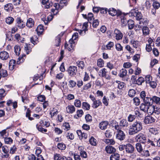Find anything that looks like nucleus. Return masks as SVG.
I'll return each mask as SVG.
<instances>
[{
	"mask_svg": "<svg viewBox=\"0 0 160 160\" xmlns=\"http://www.w3.org/2000/svg\"><path fill=\"white\" fill-rule=\"evenodd\" d=\"M142 128V123L140 121H136L130 126L128 133L129 135L135 134L140 132Z\"/></svg>",
	"mask_w": 160,
	"mask_h": 160,
	"instance_id": "nucleus-1",
	"label": "nucleus"
},
{
	"mask_svg": "<svg viewBox=\"0 0 160 160\" xmlns=\"http://www.w3.org/2000/svg\"><path fill=\"white\" fill-rule=\"evenodd\" d=\"M156 140L155 139V136L152 137L151 138H149L145 141V143L144 144V147L149 148L151 146L152 147H156Z\"/></svg>",
	"mask_w": 160,
	"mask_h": 160,
	"instance_id": "nucleus-2",
	"label": "nucleus"
},
{
	"mask_svg": "<svg viewBox=\"0 0 160 160\" xmlns=\"http://www.w3.org/2000/svg\"><path fill=\"white\" fill-rule=\"evenodd\" d=\"M89 97L93 102L92 107L93 108H96L102 105L101 102L99 100H96L94 96L90 95Z\"/></svg>",
	"mask_w": 160,
	"mask_h": 160,
	"instance_id": "nucleus-3",
	"label": "nucleus"
},
{
	"mask_svg": "<svg viewBox=\"0 0 160 160\" xmlns=\"http://www.w3.org/2000/svg\"><path fill=\"white\" fill-rule=\"evenodd\" d=\"M69 75L71 77L75 76L77 71V67L75 66H70L68 67L67 70Z\"/></svg>",
	"mask_w": 160,
	"mask_h": 160,
	"instance_id": "nucleus-4",
	"label": "nucleus"
},
{
	"mask_svg": "<svg viewBox=\"0 0 160 160\" xmlns=\"http://www.w3.org/2000/svg\"><path fill=\"white\" fill-rule=\"evenodd\" d=\"M136 139L137 141L140 142V143L144 145L147 140L146 136L142 133H140L136 136Z\"/></svg>",
	"mask_w": 160,
	"mask_h": 160,
	"instance_id": "nucleus-5",
	"label": "nucleus"
},
{
	"mask_svg": "<svg viewBox=\"0 0 160 160\" xmlns=\"http://www.w3.org/2000/svg\"><path fill=\"white\" fill-rule=\"evenodd\" d=\"M74 41H66L65 44V47L71 52H72L75 45Z\"/></svg>",
	"mask_w": 160,
	"mask_h": 160,
	"instance_id": "nucleus-6",
	"label": "nucleus"
},
{
	"mask_svg": "<svg viewBox=\"0 0 160 160\" xmlns=\"http://www.w3.org/2000/svg\"><path fill=\"white\" fill-rule=\"evenodd\" d=\"M107 72L106 69L105 68H103L99 71L98 73L99 75L101 77H104L107 79L110 80L111 77L107 74Z\"/></svg>",
	"mask_w": 160,
	"mask_h": 160,
	"instance_id": "nucleus-7",
	"label": "nucleus"
},
{
	"mask_svg": "<svg viewBox=\"0 0 160 160\" xmlns=\"http://www.w3.org/2000/svg\"><path fill=\"white\" fill-rule=\"evenodd\" d=\"M114 36L117 40H120L122 38L123 34L120 30L115 29L114 31Z\"/></svg>",
	"mask_w": 160,
	"mask_h": 160,
	"instance_id": "nucleus-8",
	"label": "nucleus"
},
{
	"mask_svg": "<svg viewBox=\"0 0 160 160\" xmlns=\"http://www.w3.org/2000/svg\"><path fill=\"white\" fill-rule=\"evenodd\" d=\"M108 12L109 14L112 16L116 15H117V16H119L121 15V12L117 11L113 8H110L108 10Z\"/></svg>",
	"mask_w": 160,
	"mask_h": 160,
	"instance_id": "nucleus-9",
	"label": "nucleus"
},
{
	"mask_svg": "<svg viewBox=\"0 0 160 160\" xmlns=\"http://www.w3.org/2000/svg\"><path fill=\"white\" fill-rule=\"evenodd\" d=\"M16 21V25L19 28H22L25 27V23L23 22V20L20 18H17Z\"/></svg>",
	"mask_w": 160,
	"mask_h": 160,
	"instance_id": "nucleus-10",
	"label": "nucleus"
},
{
	"mask_svg": "<svg viewBox=\"0 0 160 160\" xmlns=\"http://www.w3.org/2000/svg\"><path fill=\"white\" fill-rule=\"evenodd\" d=\"M134 147L130 143H128L125 145V150L126 152L128 153H132L134 150Z\"/></svg>",
	"mask_w": 160,
	"mask_h": 160,
	"instance_id": "nucleus-11",
	"label": "nucleus"
},
{
	"mask_svg": "<svg viewBox=\"0 0 160 160\" xmlns=\"http://www.w3.org/2000/svg\"><path fill=\"white\" fill-rule=\"evenodd\" d=\"M117 139L121 141L123 140L126 138V135L123 131H119L117 133L116 135Z\"/></svg>",
	"mask_w": 160,
	"mask_h": 160,
	"instance_id": "nucleus-12",
	"label": "nucleus"
},
{
	"mask_svg": "<svg viewBox=\"0 0 160 160\" xmlns=\"http://www.w3.org/2000/svg\"><path fill=\"white\" fill-rule=\"evenodd\" d=\"M155 119L151 116H148L145 117L144 122L145 124L151 123L155 121Z\"/></svg>",
	"mask_w": 160,
	"mask_h": 160,
	"instance_id": "nucleus-13",
	"label": "nucleus"
},
{
	"mask_svg": "<svg viewBox=\"0 0 160 160\" xmlns=\"http://www.w3.org/2000/svg\"><path fill=\"white\" fill-rule=\"evenodd\" d=\"M108 122L107 121H104L100 122L99 124V128L102 130H104L106 129L108 125Z\"/></svg>",
	"mask_w": 160,
	"mask_h": 160,
	"instance_id": "nucleus-14",
	"label": "nucleus"
},
{
	"mask_svg": "<svg viewBox=\"0 0 160 160\" xmlns=\"http://www.w3.org/2000/svg\"><path fill=\"white\" fill-rule=\"evenodd\" d=\"M9 58L8 53L6 52L3 51L0 53V58L2 60H6Z\"/></svg>",
	"mask_w": 160,
	"mask_h": 160,
	"instance_id": "nucleus-15",
	"label": "nucleus"
},
{
	"mask_svg": "<svg viewBox=\"0 0 160 160\" xmlns=\"http://www.w3.org/2000/svg\"><path fill=\"white\" fill-rule=\"evenodd\" d=\"M132 13H133V16H136V19L137 20H140L143 19L142 18V15L141 13L139 12H137L134 10L132 11Z\"/></svg>",
	"mask_w": 160,
	"mask_h": 160,
	"instance_id": "nucleus-16",
	"label": "nucleus"
},
{
	"mask_svg": "<svg viewBox=\"0 0 160 160\" xmlns=\"http://www.w3.org/2000/svg\"><path fill=\"white\" fill-rule=\"evenodd\" d=\"M42 3L46 8H48L52 5V2H49V0H42Z\"/></svg>",
	"mask_w": 160,
	"mask_h": 160,
	"instance_id": "nucleus-17",
	"label": "nucleus"
},
{
	"mask_svg": "<svg viewBox=\"0 0 160 160\" xmlns=\"http://www.w3.org/2000/svg\"><path fill=\"white\" fill-rule=\"evenodd\" d=\"M66 111L69 113H72L75 111V108L74 106L72 105H68L66 108Z\"/></svg>",
	"mask_w": 160,
	"mask_h": 160,
	"instance_id": "nucleus-18",
	"label": "nucleus"
},
{
	"mask_svg": "<svg viewBox=\"0 0 160 160\" xmlns=\"http://www.w3.org/2000/svg\"><path fill=\"white\" fill-rule=\"evenodd\" d=\"M145 113L137 109L134 111V114L136 117L142 118L144 117Z\"/></svg>",
	"mask_w": 160,
	"mask_h": 160,
	"instance_id": "nucleus-19",
	"label": "nucleus"
},
{
	"mask_svg": "<svg viewBox=\"0 0 160 160\" xmlns=\"http://www.w3.org/2000/svg\"><path fill=\"white\" fill-rule=\"evenodd\" d=\"M149 104L146 103H142L140 107L141 111H143L145 113L148 111Z\"/></svg>",
	"mask_w": 160,
	"mask_h": 160,
	"instance_id": "nucleus-20",
	"label": "nucleus"
},
{
	"mask_svg": "<svg viewBox=\"0 0 160 160\" xmlns=\"http://www.w3.org/2000/svg\"><path fill=\"white\" fill-rule=\"evenodd\" d=\"M105 150L107 153H112L116 151V149L112 146H107L105 148Z\"/></svg>",
	"mask_w": 160,
	"mask_h": 160,
	"instance_id": "nucleus-21",
	"label": "nucleus"
},
{
	"mask_svg": "<svg viewBox=\"0 0 160 160\" xmlns=\"http://www.w3.org/2000/svg\"><path fill=\"white\" fill-rule=\"evenodd\" d=\"M141 143H137L136 144V148L137 151L139 152H140L143 149H144L145 148H143L144 145L141 144Z\"/></svg>",
	"mask_w": 160,
	"mask_h": 160,
	"instance_id": "nucleus-22",
	"label": "nucleus"
},
{
	"mask_svg": "<svg viewBox=\"0 0 160 160\" xmlns=\"http://www.w3.org/2000/svg\"><path fill=\"white\" fill-rule=\"evenodd\" d=\"M141 156L144 157H147L150 156L149 151L148 150H144L143 149L139 153Z\"/></svg>",
	"mask_w": 160,
	"mask_h": 160,
	"instance_id": "nucleus-23",
	"label": "nucleus"
},
{
	"mask_svg": "<svg viewBox=\"0 0 160 160\" xmlns=\"http://www.w3.org/2000/svg\"><path fill=\"white\" fill-rule=\"evenodd\" d=\"M54 159L55 160H66V157L62 156L60 154L56 153L54 155Z\"/></svg>",
	"mask_w": 160,
	"mask_h": 160,
	"instance_id": "nucleus-24",
	"label": "nucleus"
},
{
	"mask_svg": "<svg viewBox=\"0 0 160 160\" xmlns=\"http://www.w3.org/2000/svg\"><path fill=\"white\" fill-rule=\"evenodd\" d=\"M120 155L117 153H115L112 154L110 157V160H119Z\"/></svg>",
	"mask_w": 160,
	"mask_h": 160,
	"instance_id": "nucleus-25",
	"label": "nucleus"
},
{
	"mask_svg": "<svg viewBox=\"0 0 160 160\" xmlns=\"http://www.w3.org/2000/svg\"><path fill=\"white\" fill-rule=\"evenodd\" d=\"M77 133L78 136L82 137V139H86L87 138V134L84 132H82L81 130H77Z\"/></svg>",
	"mask_w": 160,
	"mask_h": 160,
	"instance_id": "nucleus-26",
	"label": "nucleus"
},
{
	"mask_svg": "<svg viewBox=\"0 0 160 160\" xmlns=\"http://www.w3.org/2000/svg\"><path fill=\"white\" fill-rule=\"evenodd\" d=\"M7 128L6 129L2 130L1 132H0V134L1 136L3 138H5L7 137L8 136V132L7 131V130L9 128Z\"/></svg>",
	"mask_w": 160,
	"mask_h": 160,
	"instance_id": "nucleus-27",
	"label": "nucleus"
},
{
	"mask_svg": "<svg viewBox=\"0 0 160 160\" xmlns=\"http://www.w3.org/2000/svg\"><path fill=\"white\" fill-rule=\"evenodd\" d=\"M4 9L8 12L12 11L13 8L12 4L8 3L4 6Z\"/></svg>",
	"mask_w": 160,
	"mask_h": 160,
	"instance_id": "nucleus-28",
	"label": "nucleus"
},
{
	"mask_svg": "<svg viewBox=\"0 0 160 160\" xmlns=\"http://www.w3.org/2000/svg\"><path fill=\"white\" fill-rule=\"evenodd\" d=\"M30 44L26 43L24 47V49L27 54H28L32 51V48H31Z\"/></svg>",
	"mask_w": 160,
	"mask_h": 160,
	"instance_id": "nucleus-29",
	"label": "nucleus"
},
{
	"mask_svg": "<svg viewBox=\"0 0 160 160\" xmlns=\"http://www.w3.org/2000/svg\"><path fill=\"white\" fill-rule=\"evenodd\" d=\"M63 8L60 6V4H58V6H57L56 8L52 9L51 10V12L54 15L56 14L58 12V10H61Z\"/></svg>",
	"mask_w": 160,
	"mask_h": 160,
	"instance_id": "nucleus-30",
	"label": "nucleus"
},
{
	"mask_svg": "<svg viewBox=\"0 0 160 160\" xmlns=\"http://www.w3.org/2000/svg\"><path fill=\"white\" fill-rule=\"evenodd\" d=\"M128 125V123L126 119H122L120 121L119 123L120 126L124 127H127Z\"/></svg>",
	"mask_w": 160,
	"mask_h": 160,
	"instance_id": "nucleus-31",
	"label": "nucleus"
},
{
	"mask_svg": "<svg viewBox=\"0 0 160 160\" xmlns=\"http://www.w3.org/2000/svg\"><path fill=\"white\" fill-rule=\"evenodd\" d=\"M34 24L33 20L31 18H29L27 20L26 26L29 28H31L33 26Z\"/></svg>",
	"mask_w": 160,
	"mask_h": 160,
	"instance_id": "nucleus-32",
	"label": "nucleus"
},
{
	"mask_svg": "<svg viewBox=\"0 0 160 160\" xmlns=\"http://www.w3.org/2000/svg\"><path fill=\"white\" fill-rule=\"evenodd\" d=\"M128 29H132L133 28L135 25L134 22L133 20L130 19L128 21Z\"/></svg>",
	"mask_w": 160,
	"mask_h": 160,
	"instance_id": "nucleus-33",
	"label": "nucleus"
},
{
	"mask_svg": "<svg viewBox=\"0 0 160 160\" xmlns=\"http://www.w3.org/2000/svg\"><path fill=\"white\" fill-rule=\"evenodd\" d=\"M136 93V91L134 89H130L128 92V95L130 97H133Z\"/></svg>",
	"mask_w": 160,
	"mask_h": 160,
	"instance_id": "nucleus-34",
	"label": "nucleus"
},
{
	"mask_svg": "<svg viewBox=\"0 0 160 160\" xmlns=\"http://www.w3.org/2000/svg\"><path fill=\"white\" fill-rule=\"evenodd\" d=\"M127 73V71L125 69H122L119 73V76L121 78H123L126 76Z\"/></svg>",
	"mask_w": 160,
	"mask_h": 160,
	"instance_id": "nucleus-35",
	"label": "nucleus"
},
{
	"mask_svg": "<svg viewBox=\"0 0 160 160\" xmlns=\"http://www.w3.org/2000/svg\"><path fill=\"white\" fill-rule=\"evenodd\" d=\"M43 26L42 25H39L37 29L36 30L37 31L38 34H40L43 32Z\"/></svg>",
	"mask_w": 160,
	"mask_h": 160,
	"instance_id": "nucleus-36",
	"label": "nucleus"
},
{
	"mask_svg": "<svg viewBox=\"0 0 160 160\" xmlns=\"http://www.w3.org/2000/svg\"><path fill=\"white\" fill-rule=\"evenodd\" d=\"M154 102L157 104H160V98L157 96H154L152 97V102Z\"/></svg>",
	"mask_w": 160,
	"mask_h": 160,
	"instance_id": "nucleus-37",
	"label": "nucleus"
},
{
	"mask_svg": "<svg viewBox=\"0 0 160 160\" xmlns=\"http://www.w3.org/2000/svg\"><path fill=\"white\" fill-rule=\"evenodd\" d=\"M77 66L79 68H80L81 69H83L85 66V64L84 63L83 61H78L77 62Z\"/></svg>",
	"mask_w": 160,
	"mask_h": 160,
	"instance_id": "nucleus-38",
	"label": "nucleus"
},
{
	"mask_svg": "<svg viewBox=\"0 0 160 160\" xmlns=\"http://www.w3.org/2000/svg\"><path fill=\"white\" fill-rule=\"evenodd\" d=\"M154 105L151 104H149L148 106V111L147 112L151 114L153 113V112H154Z\"/></svg>",
	"mask_w": 160,
	"mask_h": 160,
	"instance_id": "nucleus-39",
	"label": "nucleus"
},
{
	"mask_svg": "<svg viewBox=\"0 0 160 160\" xmlns=\"http://www.w3.org/2000/svg\"><path fill=\"white\" fill-rule=\"evenodd\" d=\"M152 98H151L150 97H146L143 100L145 103L149 105L152 102Z\"/></svg>",
	"mask_w": 160,
	"mask_h": 160,
	"instance_id": "nucleus-40",
	"label": "nucleus"
},
{
	"mask_svg": "<svg viewBox=\"0 0 160 160\" xmlns=\"http://www.w3.org/2000/svg\"><path fill=\"white\" fill-rule=\"evenodd\" d=\"M97 65L100 67L102 68L104 66V62L103 59L101 58H100L98 60Z\"/></svg>",
	"mask_w": 160,
	"mask_h": 160,
	"instance_id": "nucleus-41",
	"label": "nucleus"
},
{
	"mask_svg": "<svg viewBox=\"0 0 160 160\" xmlns=\"http://www.w3.org/2000/svg\"><path fill=\"white\" fill-rule=\"evenodd\" d=\"M104 142L106 144L109 145H114L115 143L114 140L112 139H106Z\"/></svg>",
	"mask_w": 160,
	"mask_h": 160,
	"instance_id": "nucleus-42",
	"label": "nucleus"
},
{
	"mask_svg": "<svg viewBox=\"0 0 160 160\" xmlns=\"http://www.w3.org/2000/svg\"><path fill=\"white\" fill-rule=\"evenodd\" d=\"M90 105L87 102L82 103V108L86 110H89L90 108Z\"/></svg>",
	"mask_w": 160,
	"mask_h": 160,
	"instance_id": "nucleus-43",
	"label": "nucleus"
},
{
	"mask_svg": "<svg viewBox=\"0 0 160 160\" xmlns=\"http://www.w3.org/2000/svg\"><path fill=\"white\" fill-rule=\"evenodd\" d=\"M25 56L26 55L25 54H23L22 55L21 57H19L17 61V63L18 64H19L23 62L24 60V57H25Z\"/></svg>",
	"mask_w": 160,
	"mask_h": 160,
	"instance_id": "nucleus-44",
	"label": "nucleus"
},
{
	"mask_svg": "<svg viewBox=\"0 0 160 160\" xmlns=\"http://www.w3.org/2000/svg\"><path fill=\"white\" fill-rule=\"evenodd\" d=\"M36 128L39 131L43 133L46 132L47 131L46 129L43 128L42 126L40 125H37Z\"/></svg>",
	"mask_w": 160,
	"mask_h": 160,
	"instance_id": "nucleus-45",
	"label": "nucleus"
},
{
	"mask_svg": "<svg viewBox=\"0 0 160 160\" xmlns=\"http://www.w3.org/2000/svg\"><path fill=\"white\" fill-rule=\"evenodd\" d=\"M20 51L21 48L19 46H15L14 47V52L17 55L19 56V55Z\"/></svg>",
	"mask_w": 160,
	"mask_h": 160,
	"instance_id": "nucleus-46",
	"label": "nucleus"
},
{
	"mask_svg": "<svg viewBox=\"0 0 160 160\" xmlns=\"http://www.w3.org/2000/svg\"><path fill=\"white\" fill-rule=\"evenodd\" d=\"M96 141V140L93 137H91L89 140L90 144L94 146H95L97 145Z\"/></svg>",
	"mask_w": 160,
	"mask_h": 160,
	"instance_id": "nucleus-47",
	"label": "nucleus"
},
{
	"mask_svg": "<svg viewBox=\"0 0 160 160\" xmlns=\"http://www.w3.org/2000/svg\"><path fill=\"white\" fill-rule=\"evenodd\" d=\"M130 43L133 47L135 48H137L139 45V43L138 41H131Z\"/></svg>",
	"mask_w": 160,
	"mask_h": 160,
	"instance_id": "nucleus-48",
	"label": "nucleus"
},
{
	"mask_svg": "<svg viewBox=\"0 0 160 160\" xmlns=\"http://www.w3.org/2000/svg\"><path fill=\"white\" fill-rule=\"evenodd\" d=\"M74 104L76 107L80 108L81 105V101L79 99H75L74 101Z\"/></svg>",
	"mask_w": 160,
	"mask_h": 160,
	"instance_id": "nucleus-49",
	"label": "nucleus"
},
{
	"mask_svg": "<svg viewBox=\"0 0 160 160\" xmlns=\"http://www.w3.org/2000/svg\"><path fill=\"white\" fill-rule=\"evenodd\" d=\"M14 18L11 17H8L6 19V22L7 24H10L12 23L14 21Z\"/></svg>",
	"mask_w": 160,
	"mask_h": 160,
	"instance_id": "nucleus-50",
	"label": "nucleus"
},
{
	"mask_svg": "<svg viewBox=\"0 0 160 160\" xmlns=\"http://www.w3.org/2000/svg\"><path fill=\"white\" fill-rule=\"evenodd\" d=\"M0 75L1 77H5L8 75V73L7 71L3 69H2L0 70Z\"/></svg>",
	"mask_w": 160,
	"mask_h": 160,
	"instance_id": "nucleus-51",
	"label": "nucleus"
},
{
	"mask_svg": "<svg viewBox=\"0 0 160 160\" xmlns=\"http://www.w3.org/2000/svg\"><path fill=\"white\" fill-rule=\"evenodd\" d=\"M116 83L118 84V88L119 89H121L124 87V84L123 82L119 81H117Z\"/></svg>",
	"mask_w": 160,
	"mask_h": 160,
	"instance_id": "nucleus-52",
	"label": "nucleus"
},
{
	"mask_svg": "<svg viewBox=\"0 0 160 160\" xmlns=\"http://www.w3.org/2000/svg\"><path fill=\"white\" fill-rule=\"evenodd\" d=\"M136 116L135 115L130 114L128 117V121L130 122H133L135 119Z\"/></svg>",
	"mask_w": 160,
	"mask_h": 160,
	"instance_id": "nucleus-53",
	"label": "nucleus"
},
{
	"mask_svg": "<svg viewBox=\"0 0 160 160\" xmlns=\"http://www.w3.org/2000/svg\"><path fill=\"white\" fill-rule=\"evenodd\" d=\"M57 147L59 149L64 150L66 148V146L65 144L61 143L58 144Z\"/></svg>",
	"mask_w": 160,
	"mask_h": 160,
	"instance_id": "nucleus-54",
	"label": "nucleus"
},
{
	"mask_svg": "<svg viewBox=\"0 0 160 160\" xmlns=\"http://www.w3.org/2000/svg\"><path fill=\"white\" fill-rule=\"evenodd\" d=\"M149 131L150 132L154 135H156L158 133V131L157 129L154 128H150Z\"/></svg>",
	"mask_w": 160,
	"mask_h": 160,
	"instance_id": "nucleus-55",
	"label": "nucleus"
},
{
	"mask_svg": "<svg viewBox=\"0 0 160 160\" xmlns=\"http://www.w3.org/2000/svg\"><path fill=\"white\" fill-rule=\"evenodd\" d=\"M92 85V82L91 81L83 86V90H86L90 88L91 87Z\"/></svg>",
	"mask_w": 160,
	"mask_h": 160,
	"instance_id": "nucleus-56",
	"label": "nucleus"
},
{
	"mask_svg": "<svg viewBox=\"0 0 160 160\" xmlns=\"http://www.w3.org/2000/svg\"><path fill=\"white\" fill-rule=\"evenodd\" d=\"M152 6L155 9H158L160 7V4L157 2H154L152 4Z\"/></svg>",
	"mask_w": 160,
	"mask_h": 160,
	"instance_id": "nucleus-57",
	"label": "nucleus"
},
{
	"mask_svg": "<svg viewBox=\"0 0 160 160\" xmlns=\"http://www.w3.org/2000/svg\"><path fill=\"white\" fill-rule=\"evenodd\" d=\"M144 79L142 77H139L136 81L138 85H141L144 82Z\"/></svg>",
	"mask_w": 160,
	"mask_h": 160,
	"instance_id": "nucleus-58",
	"label": "nucleus"
},
{
	"mask_svg": "<svg viewBox=\"0 0 160 160\" xmlns=\"http://www.w3.org/2000/svg\"><path fill=\"white\" fill-rule=\"evenodd\" d=\"M149 29L147 27H144L142 28V32L144 35H147L149 33Z\"/></svg>",
	"mask_w": 160,
	"mask_h": 160,
	"instance_id": "nucleus-59",
	"label": "nucleus"
},
{
	"mask_svg": "<svg viewBox=\"0 0 160 160\" xmlns=\"http://www.w3.org/2000/svg\"><path fill=\"white\" fill-rule=\"evenodd\" d=\"M4 141L5 143L10 144L12 143L13 140L10 138H4Z\"/></svg>",
	"mask_w": 160,
	"mask_h": 160,
	"instance_id": "nucleus-60",
	"label": "nucleus"
},
{
	"mask_svg": "<svg viewBox=\"0 0 160 160\" xmlns=\"http://www.w3.org/2000/svg\"><path fill=\"white\" fill-rule=\"evenodd\" d=\"M6 95L5 90L3 89H0V99L4 98Z\"/></svg>",
	"mask_w": 160,
	"mask_h": 160,
	"instance_id": "nucleus-61",
	"label": "nucleus"
},
{
	"mask_svg": "<svg viewBox=\"0 0 160 160\" xmlns=\"http://www.w3.org/2000/svg\"><path fill=\"white\" fill-rule=\"evenodd\" d=\"M133 101L134 104L136 106H138L140 103V101L139 99L137 97H135L133 99Z\"/></svg>",
	"mask_w": 160,
	"mask_h": 160,
	"instance_id": "nucleus-62",
	"label": "nucleus"
},
{
	"mask_svg": "<svg viewBox=\"0 0 160 160\" xmlns=\"http://www.w3.org/2000/svg\"><path fill=\"white\" fill-rule=\"evenodd\" d=\"M59 4L60 6L62 8H63L64 6L67 5L68 4V1L67 0H62L60 1Z\"/></svg>",
	"mask_w": 160,
	"mask_h": 160,
	"instance_id": "nucleus-63",
	"label": "nucleus"
},
{
	"mask_svg": "<svg viewBox=\"0 0 160 160\" xmlns=\"http://www.w3.org/2000/svg\"><path fill=\"white\" fill-rule=\"evenodd\" d=\"M153 113L157 115L159 114L160 113V108H158L156 106H154Z\"/></svg>",
	"mask_w": 160,
	"mask_h": 160,
	"instance_id": "nucleus-64",
	"label": "nucleus"
}]
</instances>
